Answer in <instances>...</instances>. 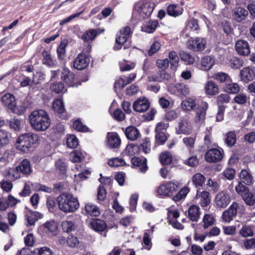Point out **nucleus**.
I'll use <instances>...</instances> for the list:
<instances>
[{
  "instance_id": "dca6fc26",
  "label": "nucleus",
  "mask_w": 255,
  "mask_h": 255,
  "mask_svg": "<svg viewBox=\"0 0 255 255\" xmlns=\"http://www.w3.org/2000/svg\"><path fill=\"white\" fill-rule=\"evenodd\" d=\"M105 31V29L97 28L89 29L85 31L82 35L79 37L84 42L89 43V41L92 42L100 34Z\"/></svg>"
},
{
  "instance_id": "7c9ffc66",
  "label": "nucleus",
  "mask_w": 255,
  "mask_h": 255,
  "mask_svg": "<svg viewBox=\"0 0 255 255\" xmlns=\"http://www.w3.org/2000/svg\"><path fill=\"white\" fill-rule=\"evenodd\" d=\"M168 60L170 64V69L176 71L179 65V58L176 52L170 51L168 53Z\"/></svg>"
},
{
  "instance_id": "bf43d9fd",
  "label": "nucleus",
  "mask_w": 255,
  "mask_h": 255,
  "mask_svg": "<svg viewBox=\"0 0 255 255\" xmlns=\"http://www.w3.org/2000/svg\"><path fill=\"white\" fill-rule=\"evenodd\" d=\"M242 198L247 205L252 206L255 205V194L252 192L250 191Z\"/></svg>"
},
{
  "instance_id": "3c124183",
  "label": "nucleus",
  "mask_w": 255,
  "mask_h": 255,
  "mask_svg": "<svg viewBox=\"0 0 255 255\" xmlns=\"http://www.w3.org/2000/svg\"><path fill=\"white\" fill-rule=\"evenodd\" d=\"M244 62L242 58L233 57L229 60L230 66L234 69H240L243 66Z\"/></svg>"
},
{
  "instance_id": "2f4dec72",
  "label": "nucleus",
  "mask_w": 255,
  "mask_h": 255,
  "mask_svg": "<svg viewBox=\"0 0 255 255\" xmlns=\"http://www.w3.org/2000/svg\"><path fill=\"white\" fill-rule=\"evenodd\" d=\"M200 208L196 205L191 206L188 211V217L189 219L194 222H197L200 217Z\"/></svg>"
},
{
  "instance_id": "c03bdc74",
  "label": "nucleus",
  "mask_w": 255,
  "mask_h": 255,
  "mask_svg": "<svg viewBox=\"0 0 255 255\" xmlns=\"http://www.w3.org/2000/svg\"><path fill=\"white\" fill-rule=\"evenodd\" d=\"M237 193L242 198L245 196L250 191L247 185L242 184V182H238L235 187Z\"/></svg>"
},
{
  "instance_id": "79ce46f5",
  "label": "nucleus",
  "mask_w": 255,
  "mask_h": 255,
  "mask_svg": "<svg viewBox=\"0 0 255 255\" xmlns=\"http://www.w3.org/2000/svg\"><path fill=\"white\" fill-rule=\"evenodd\" d=\"M158 25V21L157 20H150L144 25L143 30L148 33H153Z\"/></svg>"
},
{
  "instance_id": "6e6d98bb",
  "label": "nucleus",
  "mask_w": 255,
  "mask_h": 255,
  "mask_svg": "<svg viewBox=\"0 0 255 255\" xmlns=\"http://www.w3.org/2000/svg\"><path fill=\"white\" fill-rule=\"evenodd\" d=\"M64 89V84L61 82H54L50 86V90L56 94L62 93Z\"/></svg>"
},
{
  "instance_id": "69168bd1",
  "label": "nucleus",
  "mask_w": 255,
  "mask_h": 255,
  "mask_svg": "<svg viewBox=\"0 0 255 255\" xmlns=\"http://www.w3.org/2000/svg\"><path fill=\"white\" fill-rule=\"evenodd\" d=\"M221 25L223 30L227 35L230 34L233 31L231 23L229 21L226 20H223L221 22Z\"/></svg>"
},
{
  "instance_id": "4d7b16f0",
  "label": "nucleus",
  "mask_w": 255,
  "mask_h": 255,
  "mask_svg": "<svg viewBox=\"0 0 255 255\" xmlns=\"http://www.w3.org/2000/svg\"><path fill=\"white\" fill-rule=\"evenodd\" d=\"M73 128L80 132H87L89 131V128L84 125L80 119H77L73 122Z\"/></svg>"
},
{
  "instance_id": "a878e982",
  "label": "nucleus",
  "mask_w": 255,
  "mask_h": 255,
  "mask_svg": "<svg viewBox=\"0 0 255 255\" xmlns=\"http://www.w3.org/2000/svg\"><path fill=\"white\" fill-rule=\"evenodd\" d=\"M42 56L43 57L42 64L48 67H54L57 62L55 59L53 58L49 51L44 50L42 52Z\"/></svg>"
},
{
  "instance_id": "a18cd8bd",
  "label": "nucleus",
  "mask_w": 255,
  "mask_h": 255,
  "mask_svg": "<svg viewBox=\"0 0 255 255\" xmlns=\"http://www.w3.org/2000/svg\"><path fill=\"white\" fill-rule=\"evenodd\" d=\"M237 141V136L235 131H229L226 135L225 142L229 147L234 146Z\"/></svg>"
},
{
  "instance_id": "9b49d317",
  "label": "nucleus",
  "mask_w": 255,
  "mask_h": 255,
  "mask_svg": "<svg viewBox=\"0 0 255 255\" xmlns=\"http://www.w3.org/2000/svg\"><path fill=\"white\" fill-rule=\"evenodd\" d=\"M208 108L209 105L206 102L201 101L197 104V106L194 110L195 113L194 121L196 123L205 121Z\"/></svg>"
},
{
  "instance_id": "1a4fd4ad",
  "label": "nucleus",
  "mask_w": 255,
  "mask_h": 255,
  "mask_svg": "<svg viewBox=\"0 0 255 255\" xmlns=\"http://www.w3.org/2000/svg\"><path fill=\"white\" fill-rule=\"evenodd\" d=\"M61 79L69 87H77L81 82L75 79V74L68 68H63L61 73Z\"/></svg>"
},
{
  "instance_id": "39448f33",
  "label": "nucleus",
  "mask_w": 255,
  "mask_h": 255,
  "mask_svg": "<svg viewBox=\"0 0 255 255\" xmlns=\"http://www.w3.org/2000/svg\"><path fill=\"white\" fill-rule=\"evenodd\" d=\"M155 3L152 0H140L135 4V8L140 17L149 18L155 7Z\"/></svg>"
},
{
  "instance_id": "4be33fe9",
  "label": "nucleus",
  "mask_w": 255,
  "mask_h": 255,
  "mask_svg": "<svg viewBox=\"0 0 255 255\" xmlns=\"http://www.w3.org/2000/svg\"><path fill=\"white\" fill-rule=\"evenodd\" d=\"M107 145L111 148H119L121 145V140L118 134L116 132H108L107 136Z\"/></svg>"
},
{
  "instance_id": "ea45409f",
  "label": "nucleus",
  "mask_w": 255,
  "mask_h": 255,
  "mask_svg": "<svg viewBox=\"0 0 255 255\" xmlns=\"http://www.w3.org/2000/svg\"><path fill=\"white\" fill-rule=\"evenodd\" d=\"M140 150V146L139 145L130 143L127 145L125 149V152L128 156H131L139 154Z\"/></svg>"
},
{
  "instance_id": "a211bd4d",
  "label": "nucleus",
  "mask_w": 255,
  "mask_h": 255,
  "mask_svg": "<svg viewBox=\"0 0 255 255\" xmlns=\"http://www.w3.org/2000/svg\"><path fill=\"white\" fill-rule=\"evenodd\" d=\"M240 76L242 81L249 83L255 79V70L252 67H244L240 71Z\"/></svg>"
},
{
  "instance_id": "423d86ee",
  "label": "nucleus",
  "mask_w": 255,
  "mask_h": 255,
  "mask_svg": "<svg viewBox=\"0 0 255 255\" xmlns=\"http://www.w3.org/2000/svg\"><path fill=\"white\" fill-rule=\"evenodd\" d=\"M19 172L25 175L31 174L32 167L29 160L27 159H23L15 169L12 168L8 171L7 176L8 178L14 180L20 177Z\"/></svg>"
},
{
  "instance_id": "0eeeda50",
  "label": "nucleus",
  "mask_w": 255,
  "mask_h": 255,
  "mask_svg": "<svg viewBox=\"0 0 255 255\" xmlns=\"http://www.w3.org/2000/svg\"><path fill=\"white\" fill-rule=\"evenodd\" d=\"M91 49V45L88 43L86 50L84 49L82 52L78 54L73 62V67L75 69L82 70L89 66L90 60V53Z\"/></svg>"
},
{
  "instance_id": "9d476101",
  "label": "nucleus",
  "mask_w": 255,
  "mask_h": 255,
  "mask_svg": "<svg viewBox=\"0 0 255 255\" xmlns=\"http://www.w3.org/2000/svg\"><path fill=\"white\" fill-rule=\"evenodd\" d=\"M178 187V185L172 182L161 184L157 188V195L162 198L170 196L177 190Z\"/></svg>"
},
{
  "instance_id": "5fc2aeb1",
  "label": "nucleus",
  "mask_w": 255,
  "mask_h": 255,
  "mask_svg": "<svg viewBox=\"0 0 255 255\" xmlns=\"http://www.w3.org/2000/svg\"><path fill=\"white\" fill-rule=\"evenodd\" d=\"M108 163L109 166L113 167H117L119 166H124L126 164L124 159L120 158L119 157H115L109 159Z\"/></svg>"
},
{
  "instance_id": "f704fd0d",
  "label": "nucleus",
  "mask_w": 255,
  "mask_h": 255,
  "mask_svg": "<svg viewBox=\"0 0 255 255\" xmlns=\"http://www.w3.org/2000/svg\"><path fill=\"white\" fill-rule=\"evenodd\" d=\"M84 211L86 215L91 216L97 217L100 215L99 208L91 203H87L85 205Z\"/></svg>"
},
{
  "instance_id": "49530a36",
  "label": "nucleus",
  "mask_w": 255,
  "mask_h": 255,
  "mask_svg": "<svg viewBox=\"0 0 255 255\" xmlns=\"http://www.w3.org/2000/svg\"><path fill=\"white\" fill-rule=\"evenodd\" d=\"M200 197V205L203 207H207L210 203V199L209 198L210 193L209 192L204 191L202 192H199V195Z\"/></svg>"
},
{
  "instance_id": "c9c22d12",
  "label": "nucleus",
  "mask_w": 255,
  "mask_h": 255,
  "mask_svg": "<svg viewBox=\"0 0 255 255\" xmlns=\"http://www.w3.org/2000/svg\"><path fill=\"white\" fill-rule=\"evenodd\" d=\"M125 134L128 139L134 140L138 138L139 132L136 128L130 126L126 128Z\"/></svg>"
},
{
  "instance_id": "a19ab883",
  "label": "nucleus",
  "mask_w": 255,
  "mask_h": 255,
  "mask_svg": "<svg viewBox=\"0 0 255 255\" xmlns=\"http://www.w3.org/2000/svg\"><path fill=\"white\" fill-rule=\"evenodd\" d=\"M197 106L195 103V100L191 98H187L181 103V106L183 110L186 111L194 110Z\"/></svg>"
},
{
  "instance_id": "e2e57ef3",
  "label": "nucleus",
  "mask_w": 255,
  "mask_h": 255,
  "mask_svg": "<svg viewBox=\"0 0 255 255\" xmlns=\"http://www.w3.org/2000/svg\"><path fill=\"white\" fill-rule=\"evenodd\" d=\"M240 233L244 237H251L254 235V231L252 227L247 225L242 227Z\"/></svg>"
},
{
  "instance_id": "052dcab7",
  "label": "nucleus",
  "mask_w": 255,
  "mask_h": 255,
  "mask_svg": "<svg viewBox=\"0 0 255 255\" xmlns=\"http://www.w3.org/2000/svg\"><path fill=\"white\" fill-rule=\"evenodd\" d=\"M183 163L188 166L194 167L198 165L199 160L196 156L192 155L184 160Z\"/></svg>"
},
{
  "instance_id": "680f3d73",
  "label": "nucleus",
  "mask_w": 255,
  "mask_h": 255,
  "mask_svg": "<svg viewBox=\"0 0 255 255\" xmlns=\"http://www.w3.org/2000/svg\"><path fill=\"white\" fill-rule=\"evenodd\" d=\"M161 48V44L159 41H154L151 45L147 54L149 56H151L157 52Z\"/></svg>"
},
{
  "instance_id": "f03ea898",
  "label": "nucleus",
  "mask_w": 255,
  "mask_h": 255,
  "mask_svg": "<svg viewBox=\"0 0 255 255\" xmlns=\"http://www.w3.org/2000/svg\"><path fill=\"white\" fill-rule=\"evenodd\" d=\"M39 137L36 134L27 133L20 135L16 142V148L25 153L32 151L38 144Z\"/></svg>"
},
{
  "instance_id": "ddd939ff",
  "label": "nucleus",
  "mask_w": 255,
  "mask_h": 255,
  "mask_svg": "<svg viewBox=\"0 0 255 255\" xmlns=\"http://www.w3.org/2000/svg\"><path fill=\"white\" fill-rule=\"evenodd\" d=\"M206 44V40L200 37L190 38L187 42L188 48L194 51L203 50L205 48Z\"/></svg>"
},
{
  "instance_id": "6ab92c4d",
  "label": "nucleus",
  "mask_w": 255,
  "mask_h": 255,
  "mask_svg": "<svg viewBox=\"0 0 255 255\" xmlns=\"http://www.w3.org/2000/svg\"><path fill=\"white\" fill-rule=\"evenodd\" d=\"M235 49L237 52L242 56H247L250 53V47L248 41L239 39L236 41Z\"/></svg>"
},
{
  "instance_id": "72a5a7b5",
  "label": "nucleus",
  "mask_w": 255,
  "mask_h": 255,
  "mask_svg": "<svg viewBox=\"0 0 255 255\" xmlns=\"http://www.w3.org/2000/svg\"><path fill=\"white\" fill-rule=\"evenodd\" d=\"M160 163L163 165H168L173 161V156L170 152L165 151L160 153L159 156Z\"/></svg>"
},
{
  "instance_id": "2eb2a0df",
  "label": "nucleus",
  "mask_w": 255,
  "mask_h": 255,
  "mask_svg": "<svg viewBox=\"0 0 255 255\" xmlns=\"http://www.w3.org/2000/svg\"><path fill=\"white\" fill-rule=\"evenodd\" d=\"M52 108L54 111L57 113L58 116L62 120H67L69 115L66 111L64 103L62 100L56 99L53 102Z\"/></svg>"
},
{
  "instance_id": "412c9836",
  "label": "nucleus",
  "mask_w": 255,
  "mask_h": 255,
  "mask_svg": "<svg viewBox=\"0 0 255 255\" xmlns=\"http://www.w3.org/2000/svg\"><path fill=\"white\" fill-rule=\"evenodd\" d=\"M147 162L145 158L142 159L140 157L134 156L131 159V167H138L139 171L145 173L148 169Z\"/></svg>"
},
{
  "instance_id": "e433bc0d",
  "label": "nucleus",
  "mask_w": 255,
  "mask_h": 255,
  "mask_svg": "<svg viewBox=\"0 0 255 255\" xmlns=\"http://www.w3.org/2000/svg\"><path fill=\"white\" fill-rule=\"evenodd\" d=\"M42 214L37 211H29V215L27 216V226L34 225L35 222L38 219L42 218Z\"/></svg>"
},
{
  "instance_id": "6e6552de",
  "label": "nucleus",
  "mask_w": 255,
  "mask_h": 255,
  "mask_svg": "<svg viewBox=\"0 0 255 255\" xmlns=\"http://www.w3.org/2000/svg\"><path fill=\"white\" fill-rule=\"evenodd\" d=\"M243 206L240 205L237 202H233L229 208L223 212L222 215L223 222L230 223L237 216L238 213L243 214Z\"/></svg>"
},
{
  "instance_id": "aec40b11",
  "label": "nucleus",
  "mask_w": 255,
  "mask_h": 255,
  "mask_svg": "<svg viewBox=\"0 0 255 255\" xmlns=\"http://www.w3.org/2000/svg\"><path fill=\"white\" fill-rule=\"evenodd\" d=\"M40 229L43 233L54 236L57 235L58 226L54 221H49L41 225Z\"/></svg>"
},
{
  "instance_id": "7ed1b4c3",
  "label": "nucleus",
  "mask_w": 255,
  "mask_h": 255,
  "mask_svg": "<svg viewBox=\"0 0 255 255\" xmlns=\"http://www.w3.org/2000/svg\"><path fill=\"white\" fill-rule=\"evenodd\" d=\"M57 201L59 209L65 213L74 212L79 207L78 199L71 193L60 194Z\"/></svg>"
},
{
  "instance_id": "c756f323",
  "label": "nucleus",
  "mask_w": 255,
  "mask_h": 255,
  "mask_svg": "<svg viewBox=\"0 0 255 255\" xmlns=\"http://www.w3.org/2000/svg\"><path fill=\"white\" fill-rule=\"evenodd\" d=\"M68 45V41L66 39L62 40L56 50L58 59L62 61L66 56V47Z\"/></svg>"
},
{
  "instance_id": "de8ad7c7",
  "label": "nucleus",
  "mask_w": 255,
  "mask_h": 255,
  "mask_svg": "<svg viewBox=\"0 0 255 255\" xmlns=\"http://www.w3.org/2000/svg\"><path fill=\"white\" fill-rule=\"evenodd\" d=\"M61 226L63 231L67 233L75 231L77 229V225L71 221H63Z\"/></svg>"
},
{
  "instance_id": "f3484780",
  "label": "nucleus",
  "mask_w": 255,
  "mask_h": 255,
  "mask_svg": "<svg viewBox=\"0 0 255 255\" xmlns=\"http://www.w3.org/2000/svg\"><path fill=\"white\" fill-rule=\"evenodd\" d=\"M230 202L231 198L229 194L225 191L219 192L215 198V204L219 208H225Z\"/></svg>"
},
{
  "instance_id": "37998d69",
  "label": "nucleus",
  "mask_w": 255,
  "mask_h": 255,
  "mask_svg": "<svg viewBox=\"0 0 255 255\" xmlns=\"http://www.w3.org/2000/svg\"><path fill=\"white\" fill-rule=\"evenodd\" d=\"M11 134L5 130L0 129V146H3L9 144Z\"/></svg>"
},
{
  "instance_id": "338daca9",
  "label": "nucleus",
  "mask_w": 255,
  "mask_h": 255,
  "mask_svg": "<svg viewBox=\"0 0 255 255\" xmlns=\"http://www.w3.org/2000/svg\"><path fill=\"white\" fill-rule=\"evenodd\" d=\"M45 74L41 71H36L33 75L32 82L35 84H38L45 79Z\"/></svg>"
},
{
  "instance_id": "864d4df0",
  "label": "nucleus",
  "mask_w": 255,
  "mask_h": 255,
  "mask_svg": "<svg viewBox=\"0 0 255 255\" xmlns=\"http://www.w3.org/2000/svg\"><path fill=\"white\" fill-rule=\"evenodd\" d=\"M190 130L188 123L187 121L182 120L179 123L178 131L179 134H188L190 133Z\"/></svg>"
},
{
  "instance_id": "473e14b6",
  "label": "nucleus",
  "mask_w": 255,
  "mask_h": 255,
  "mask_svg": "<svg viewBox=\"0 0 255 255\" xmlns=\"http://www.w3.org/2000/svg\"><path fill=\"white\" fill-rule=\"evenodd\" d=\"M240 181L242 184L247 186L251 185L253 183V177L251 174L247 170L243 169L240 173Z\"/></svg>"
},
{
  "instance_id": "4468645a",
  "label": "nucleus",
  "mask_w": 255,
  "mask_h": 255,
  "mask_svg": "<svg viewBox=\"0 0 255 255\" xmlns=\"http://www.w3.org/2000/svg\"><path fill=\"white\" fill-rule=\"evenodd\" d=\"M223 152L216 148L209 149L205 154V159L208 162L215 163L220 161L223 158Z\"/></svg>"
},
{
  "instance_id": "f257e3e1",
  "label": "nucleus",
  "mask_w": 255,
  "mask_h": 255,
  "mask_svg": "<svg viewBox=\"0 0 255 255\" xmlns=\"http://www.w3.org/2000/svg\"><path fill=\"white\" fill-rule=\"evenodd\" d=\"M29 123L36 131H44L50 126L49 114L43 110L33 111L29 116Z\"/></svg>"
},
{
  "instance_id": "bb28decb",
  "label": "nucleus",
  "mask_w": 255,
  "mask_h": 255,
  "mask_svg": "<svg viewBox=\"0 0 255 255\" xmlns=\"http://www.w3.org/2000/svg\"><path fill=\"white\" fill-rule=\"evenodd\" d=\"M205 180L204 175L200 173H197L192 176V182L193 185L197 189V196L199 195V190L203 186Z\"/></svg>"
},
{
  "instance_id": "0e129e2a",
  "label": "nucleus",
  "mask_w": 255,
  "mask_h": 255,
  "mask_svg": "<svg viewBox=\"0 0 255 255\" xmlns=\"http://www.w3.org/2000/svg\"><path fill=\"white\" fill-rule=\"evenodd\" d=\"M155 140L158 145H163L165 143L167 139V137L165 132H155Z\"/></svg>"
},
{
  "instance_id": "58836bf2",
  "label": "nucleus",
  "mask_w": 255,
  "mask_h": 255,
  "mask_svg": "<svg viewBox=\"0 0 255 255\" xmlns=\"http://www.w3.org/2000/svg\"><path fill=\"white\" fill-rule=\"evenodd\" d=\"M173 90L179 96H186L189 93V89L184 84L178 83L173 87Z\"/></svg>"
},
{
  "instance_id": "09e8293b",
  "label": "nucleus",
  "mask_w": 255,
  "mask_h": 255,
  "mask_svg": "<svg viewBox=\"0 0 255 255\" xmlns=\"http://www.w3.org/2000/svg\"><path fill=\"white\" fill-rule=\"evenodd\" d=\"M212 77L220 83L226 82L231 80L230 76L227 73L223 72L214 73Z\"/></svg>"
},
{
  "instance_id": "4c0bfd02",
  "label": "nucleus",
  "mask_w": 255,
  "mask_h": 255,
  "mask_svg": "<svg viewBox=\"0 0 255 255\" xmlns=\"http://www.w3.org/2000/svg\"><path fill=\"white\" fill-rule=\"evenodd\" d=\"M201 62V69L205 71L209 70L214 64V59L209 56L203 57Z\"/></svg>"
},
{
  "instance_id": "20e7f679",
  "label": "nucleus",
  "mask_w": 255,
  "mask_h": 255,
  "mask_svg": "<svg viewBox=\"0 0 255 255\" xmlns=\"http://www.w3.org/2000/svg\"><path fill=\"white\" fill-rule=\"evenodd\" d=\"M131 35L132 32L129 26H127L122 27L116 34V44L113 46V50L115 51L120 50L122 48L123 45H124L125 49L129 48L126 43Z\"/></svg>"
},
{
  "instance_id": "b1692460",
  "label": "nucleus",
  "mask_w": 255,
  "mask_h": 255,
  "mask_svg": "<svg viewBox=\"0 0 255 255\" xmlns=\"http://www.w3.org/2000/svg\"><path fill=\"white\" fill-rule=\"evenodd\" d=\"M166 10L167 14L173 17L180 16L184 11L183 7L178 4H170L167 6Z\"/></svg>"
},
{
  "instance_id": "13d9d810",
  "label": "nucleus",
  "mask_w": 255,
  "mask_h": 255,
  "mask_svg": "<svg viewBox=\"0 0 255 255\" xmlns=\"http://www.w3.org/2000/svg\"><path fill=\"white\" fill-rule=\"evenodd\" d=\"M215 219L213 215L209 214H205L203 218V227L207 229L214 224Z\"/></svg>"
},
{
  "instance_id": "c85d7f7f",
  "label": "nucleus",
  "mask_w": 255,
  "mask_h": 255,
  "mask_svg": "<svg viewBox=\"0 0 255 255\" xmlns=\"http://www.w3.org/2000/svg\"><path fill=\"white\" fill-rule=\"evenodd\" d=\"M204 89L206 95L209 96H215L219 93L218 86L212 81L207 82Z\"/></svg>"
},
{
  "instance_id": "cd10ccee",
  "label": "nucleus",
  "mask_w": 255,
  "mask_h": 255,
  "mask_svg": "<svg viewBox=\"0 0 255 255\" xmlns=\"http://www.w3.org/2000/svg\"><path fill=\"white\" fill-rule=\"evenodd\" d=\"M248 15V11L241 7H236L233 10V18L237 22H241L245 20Z\"/></svg>"
},
{
  "instance_id": "8fccbe9b",
  "label": "nucleus",
  "mask_w": 255,
  "mask_h": 255,
  "mask_svg": "<svg viewBox=\"0 0 255 255\" xmlns=\"http://www.w3.org/2000/svg\"><path fill=\"white\" fill-rule=\"evenodd\" d=\"M224 89L226 92L231 94H237L240 90L239 85L236 83L226 84Z\"/></svg>"
},
{
  "instance_id": "393cba45",
  "label": "nucleus",
  "mask_w": 255,
  "mask_h": 255,
  "mask_svg": "<svg viewBox=\"0 0 255 255\" xmlns=\"http://www.w3.org/2000/svg\"><path fill=\"white\" fill-rule=\"evenodd\" d=\"M90 225L94 231L97 232H104L107 228V223L98 218H92L90 220Z\"/></svg>"
},
{
  "instance_id": "5701e85b",
  "label": "nucleus",
  "mask_w": 255,
  "mask_h": 255,
  "mask_svg": "<svg viewBox=\"0 0 255 255\" xmlns=\"http://www.w3.org/2000/svg\"><path fill=\"white\" fill-rule=\"evenodd\" d=\"M150 106L148 100L144 98L142 99H138L136 100L133 104V109L134 111L143 113L146 111Z\"/></svg>"
},
{
  "instance_id": "603ef678",
  "label": "nucleus",
  "mask_w": 255,
  "mask_h": 255,
  "mask_svg": "<svg viewBox=\"0 0 255 255\" xmlns=\"http://www.w3.org/2000/svg\"><path fill=\"white\" fill-rule=\"evenodd\" d=\"M179 55L181 60L185 61L186 64H193L195 62L194 57L186 52L182 51L179 53Z\"/></svg>"
},
{
  "instance_id": "774afa93",
  "label": "nucleus",
  "mask_w": 255,
  "mask_h": 255,
  "mask_svg": "<svg viewBox=\"0 0 255 255\" xmlns=\"http://www.w3.org/2000/svg\"><path fill=\"white\" fill-rule=\"evenodd\" d=\"M66 144L70 148H76L78 145V139L75 135H71L67 138Z\"/></svg>"
},
{
  "instance_id": "f8f14e48",
  "label": "nucleus",
  "mask_w": 255,
  "mask_h": 255,
  "mask_svg": "<svg viewBox=\"0 0 255 255\" xmlns=\"http://www.w3.org/2000/svg\"><path fill=\"white\" fill-rule=\"evenodd\" d=\"M1 102L2 105L9 110L10 112L12 113H16V102L13 94L9 93L4 94L1 97Z\"/></svg>"
}]
</instances>
